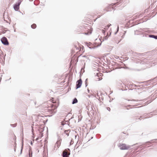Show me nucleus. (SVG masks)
<instances>
[{
    "label": "nucleus",
    "instance_id": "11",
    "mask_svg": "<svg viewBox=\"0 0 157 157\" xmlns=\"http://www.w3.org/2000/svg\"><path fill=\"white\" fill-rule=\"evenodd\" d=\"M110 34H111L110 33H109V34L108 33L107 34V35L103 38V40H107L108 39V38L109 36L110 35Z\"/></svg>",
    "mask_w": 157,
    "mask_h": 157
},
{
    "label": "nucleus",
    "instance_id": "5",
    "mask_svg": "<svg viewBox=\"0 0 157 157\" xmlns=\"http://www.w3.org/2000/svg\"><path fill=\"white\" fill-rule=\"evenodd\" d=\"M115 4V3H112L108 6L105 8L106 10L107 11H111L112 9H113V7L112 6Z\"/></svg>",
    "mask_w": 157,
    "mask_h": 157
},
{
    "label": "nucleus",
    "instance_id": "19",
    "mask_svg": "<svg viewBox=\"0 0 157 157\" xmlns=\"http://www.w3.org/2000/svg\"><path fill=\"white\" fill-rule=\"evenodd\" d=\"M91 33V32H89L88 33H85V34H90Z\"/></svg>",
    "mask_w": 157,
    "mask_h": 157
},
{
    "label": "nucleus",
    "instance_id": "21",
    "mask_svg": "<svg viewBox=\"0 0 157 157\" xmlns=\"http://www.w3.org/2000/svg\"><path fill=\"white\" fill-rule=\"evenodd\" d=\"M111 25V24H108L107 25V28H109Z\"/></svg>",
    "mask_w": 157,
    "mask_h": 157
},
{
    "label": "nucleus",
    "instance_id": "15",
    "mask_svg": "<svg viewBox=\"0 0 157 157\" xmlns=\"http://www.w3.org/2000/svg\"><path fill=\"white\" fill-rule=\"evenodd\" d=\"M70 131L69 130H66L65 131V133L66 135H67V136L69 135V133Z\"/></svg>",
    "mask_w": 157,
    "mask_h": 157
},
{
    "label": "nucleus",
    "instance_id": "18",
    "mask_svg": "<svg viewBox=\"0 0 157 157\" xmlns=\"http://www.w3.org/2000/svg\"><path fill=\"white\" fill-rule=\"evenodd\" d=\"M17 124H15L13 125H12L13 126V127H15L17 126Z\"/></svg>",
    "mask_w": 157,
    "mask_h": 157
},
{
    "label": "nucleus",
    "instance_id": "4",
    "mask_svg": "<svg viewBox=\"0 0 157 157\" xmlns=\"http://www.w3.org/2000/svg\"><path fill=\"white\" fill-rule=\"evenodd\" d=\"M7 31V29L3 26H0V35L5 33Z\"/></svg>",
    "mask_w": 157,
    "mask_h": 157
},
{
    "label": "nucleus",
    "instance_id": "17",
    "mask_svg": "<svg viewBox=\"0 0 157 157\" xmlns=\"http://www.w3.org/2000/svg\"><path fill=\"white\" fill-rule=\"evenodd\" d=\"M150 36L151 37H152L155 38V39H157V36L154 35H151Z\"/></svg>",
    "mask_w": 157,
    "mask_h": 157
},
{
    "label": "nucleus",
    "instance_id": "12",
    "mask_svg": "<svg viewBox=\"0 0 157 157\" xmlns=\"http://www.w3.org/2000/svg\"><path fill=\"white\" fill-rule=\"evenodd\" d=\"M61 144V142L60 141H57L55 144V146H56L57 148H59V147Z\"/></svg>",
    "mask_w": 157,
    "mask_h": 157
},
{
    "label": "nucleus",
    "instance_id": "26",
    "mask_svg": "<svg viewBox=\"0 0 157 157\" xmlns=\"http://www.w3.org/2000/svg\"><path fill=\"white\" fill-rule=\"evenodd\" d=\"M99 44H97V46H99Z\"/></svg>",
    "mask_w": 157,
    "mask_h": 157
},
{
    "label": "nucleus",
    "instance_id": "28",
    "mask_svg": "<svg viewBox=\"0 0 157 157\" xmlns=\"http://www.w3.org/2000/svg\"><path fill=\"white\" fill-rule=\"evenodd\" d=\"M29 156H30V152L29 153Z\"/></svg>",
    "mask_w": 157,
    "mask_h": 157
},
{
    "label": "nucleus",
    "instance_id": "2",
    "mask_svg": "<svg viewBox=\"0 0 157 157\" xmlns=\"http://www.w3.org/2000/svg\"><path fill=\"white\" fill-rule=\"evenodd\" d=\"M70 154V150L67 148L64 150L63 152V157H68L69 155Z\"/></svg>",
    "mask_w": 157,
    "mask_h": 157
},
{
    "label": "nucleus",
    "instance_id": "24",
    "mask_svg": "<svg viewBox=\"0 0 157 157\" xmlns=\"http://www.w3.org/2000/svg\"><path fill=\"white\" fill-rule=\"evenodd\" d=\"M102 33H105V31H104V30H102Z\"/></svg>",
    "mask_w": 157,
    "mask_h": 157
},
{
    "label": "nucleus",
    "instance_id": "13",
    "mask_svg": "<svg viewBox=\"0 0 157 157\" xmlns=\"http://www.w3.org/2000/svg\"><path fill=\"white\" fill-rule=\"evenodd\" d=\"M78 102V100L76 98H75L73 101L72 102V104H74L75 103H77Z\"/></svg>",
    "mask_w": 157,
    "mask_h": 157
},
{
    "label": "nucleus",
    "instance_id": "9",
    "mask_svg": "<svg viewBox=\"0 0 157 157\" xmlns=\"http://www.w3.org/2000/svg\"><path fill=\"white\" fill-rule=\"evenodd\" d=\"M9 136L11 139H12L14 141H16V137L14 133L11 134Z\"/></svg>",
    "mask_w": 157,
    "mask_h": 157
},
{
    "label": "nucleus",
    "instance_id": "27",
    "mask_svg": "<svg viewBox=\"0 0 157 157\" xmlns=\"http://www.w3.org/2000/svg\"><path fill=\"white\" fill-rule=\"evenodd\" d=\"M31 145H32V142H31Z\"/></svg>",
    "mask_w": 157,
    "mask_h": 157
},
{
    "label": "nucleus",
    "instance_id": "1",
    "mask_svg": "<svg viewBox=\"0 0 157 157\" xmlns=\"http://www.w3.org/2000/svg\"><path fill=\"white\" fill-rule=\"evenodd\" d=\"M50 101L53 103L51 105V107L57 108L58 106L59 105V102L58 101H57L56 100H55L54 98H52L50 99Z\"/></svg>",
    "mask_w": 157,
    "mask_h": 157
},
{
    "label": "nucleus",
    "instance_id": "6",
    "mask_svg": "<svg viewBox=\"0 0 157 157\" xmlns=\"http://www.w3.org/2000/svg\"><path fill=\"white\" fill-rule=\"evenodd\" d=\"M2 43L4 44L8 45L9 44V43L8 41L7 38L5 37H3L1 39Z\"/></svg>",
    "mask_w": 157,
    "mask_h": 157
},
{
    "label": "nucleus",
    "instance_id": "14",
    "mask_svg": "<svg viewBox=\"0 0 157 157\" xmlns=\"http://www.w3.org/2000/svg\"><path fill=\"white\" fill-rule=\"evenodd\" d=\"M31 27L33 29H35L36 28V24H33L31 25Z\"/></svg>",
    "mask_w": 157,
    "mask_h": 157
},
{
    "label": "nucleus",
    "instance_id": "7",
    "mask_svg": "<svg viewBox=\"0 0 157 157\" xmlns=\"http://www.w3.org/2000/svg\"><path fill=\"white\" fill-rule=\"evenodd\" d=\"M82 83V80L80 79L78 80L76 82V88H78L81 86Z\"/></svg>",
    "mask_w": 157,
    "mask_h": 157
},
{
    "label": "nucleus",
    "instance_id": "20",
    "mask_svg": "<svg viewBox=\"0 0 157 157\" xmlns=\"http://www.w3.org/2000/svg\"><path fill=\"white\" fill-rule=\"evenodd\" d=\"M73 143H74L73 141H72V140H71V142H70V144L71 145V144H73Z\"/></svg>",
    "mask_w": 157,
    "mask_h": 157
},
{
    "label": "nucleus",
    "instance_id": "3",
    "mask_svg": "<svg viewBox=\"0 0 157 157\" xmlns=\"http://www.w3.org/2000/svg\"><path fill=\"white\" fill-rule=\"evenodd\" d=\"M119 147L121 150H127L129 147V146H127L126 144H120Z\"/></svg>",
    "mask_w": 157,
    "mask_h": 157
},
{
    "label": "nucleus",
    "instance_id": "16",
    "mask_svg": "<svg viewBox=\"0 0 157 157\" xmlns=\"http://www.w3.org/2000/svg\"><path fill=\"white\" fill-rule=\"evenodd\" d=\"M97 91V92H95V93H93V94H94V96H96V95H97V96L98 97L99 95H98V91Z\"/></svg>",
    "mask_w": 157,
    "mask_h": 157
},
{
    "label": "nucleus",
    "instance_id": "22",
    "mask_svg": "<svg viewBox=\"0 0 157 157\" xmlns=\"http://www.w3.org/2000/svg\"><path fill=\"white\" fill-rule=\"evenodd\" d=\"M121 39H120V40H118L117 41H116L117 43H118L121 40Z\"/></svg>",
    "mask_w": 157,
    "mask_h": 157
},
{
    "label": "nucleus",
    "instance_id": "23",
    "mask_svg": "<svg viewBox=\"0 0 157 157\" xmlns=\"http://www.w3.org/2000/svg\"><path fill=\"white\" fill-rule=\"evenodd\" d=\"M89 47L90 48H93V47H92L91 46H90V45H89Z\"/></svg>",
    "mask_w": 157,
    "mask_h": 157
},
{
    "label": "nucleus",
    "instance_id": "25",
    "mask_svg": "<svg viewBox=\"0 0 157 157\" xmlns=\"http://www.w3.org/2000/svg\"><path fill=\"white\" fill-rule=\"evenodd\" d=\"M38 138H37L36 139V140H38Z\"/></svg>",
    "mask_w": 157,
    "mask_h": 157
},
{
    "label": "nucleus",
    "instance_id": "8",
    "mask_svg": "<svg viewBox=\"0 0 157 157\" xmlns=\"http://www.w3.org/2000/svg\"><path fill=\"white\" fill-rule=\"evenodd\" d=\"M21 2H19L14 5V8L15 10L17 11L19 9V6Z\"/></svg>",
    "mask_w": 157,
    "mask_h": 157
},
{
    "label": "nucleus",
    "instance_id": "10",
    "mask_svg": "<svg viewBox=\"0 0 157 157\" xmlns=\"http://www.w3.org/2000/svg\"><path fill=\"white\" fill-rule=\"evenodd\" d=\"M56 112V110L55 109H49L48 110L49 114L52 115L54 114Z\"/></svg>",
    "mask_w": 157,
    "mask_h": 157
}]
</instances>
